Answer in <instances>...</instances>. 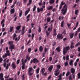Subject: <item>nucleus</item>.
Instances as JSON below:
<instances>
[{
    "label": "nucleus",
    "instance_id": "obj_1",
    "mask_svg": "<svg viewBox=\"0 0 80 80\" xmlns=\"http://www.w3.org/2000/svg\"><path fill=\"white\" fill-rule=\"evenodd\" d=\"M63 5H65L63 7V8L62 9L61 11L62 12V14L64 15L67 13L68 6L66 4H65V2H63V1H62L61 2L60 5L62 6Z\"/></svg>",
    "mask_w": 80,
    "mask_h": 80
},
{
    "label": "nucleus",
    "instance_id": "obj_2",
    "mask_svg": "<svg viewBox=\"0 0 80 80\" xmlns=\"http://www.w3.org/2000/svg\"><path fill=\"white\" fill-rule=\"evenodd\" d=\"M33 62V63L37 64V63H38L39 60L36 58H34L33 59L31 60L30 63L32 64Z\"/></svg>",
    "mask_w": 80,
    "mask_h": 80
},
{
    "label": "nucleus",
    "instance_id": "obj_3",
    "mask_svg": "<svg viewBox=\"0 0 80 80\" xmlns=\"http://www.w3.org/2000/svg\"><path fill=\"white\" fill-rule=\"evenodd\" d=\"M11 62H9L8 63H7L6 62H4L3 63V66L4 68H6V69L7 70L9 68V67L11 66Z\"/></svg>",
    "mask_w": 80,
    "mask_h": 80
},
{
    "label": "nucleus",
    "instance_id": "obj_4",
    "mask_svg": "<svg viewBox=\"0 0 80 80\" xmlns=\"http://www.w3.org/2000/svg\"><path fill=\"white\" fill-rule=\"evenodd\" d=\"M70 49V47L69 46L66 47L65 48H64L63 49V54L65 55L67 53V51Z\"/></svg>",
    "mask_w": 80,
    "mask_h": 80
},
{
    "label": "nucleus",
    "instance_id": "obj_5",
    "mask_svg": "<svg viewBox=\"0 0 80 80\" xmlns=\"http://www.w3.org/2000/svg\"><path fill=\"white\" fill-rule=\"evenodd\" d=\"M63 38V37L62 35V34H60L59 33L57 35V38L56 39H58L59 40H62Z\"/></svg>",
    "mask_w": 80,
    "mask_h": 80
},
{
    "label": "nucleus",
    "instance_id": "obj_6",
    "mask_svg": "<svg viewBox=\"0 0 80 80\" xmlns=\"http://www.w3.org/2000/svg\"><path fill=\"white\" fill-rule=\"evenodd\" d=\"M52 28H48V31H46V33L47 36H48L50 32L52 31Z\"/></svg>",
    "mask_w": 80,
    "mask_h": 80
},
{
    "label": "nucleus",
    "instance_id": "obj_7",
    "mask_svg": "<svg viewBox=\"0 0 80 80\" xmlns=\"http://www.w3.org/2000/svg\"><path fill=\"white\" fill-rule=\"evenodd\" d=\"M33 70L32 67H30L28 69V73L30 76H32L33 75V72H31Z\"/></svg>",
    "mask_w": 80,
    "mask_h": 80
},
{
    "label": "nucleus",
    "instance_id": "obj_8",
    "mask_svg": "<svg viewBox=\"0 0 80 80\" xmlns=\"http://www.w3.org/2000/svg\"><path fill=\"white\" fill-rule=\"evenodd\" d=\"M3 74L2 73H0V80H4V79L3 78Z\"/></svg>",
    "mask_w": 80,
    "mask_h": 80
},
{
    "label": "nucleus",
    "instance_id": "obj_9",
    "mask_svg": "<svg viewBox=\"0 0 80 80\" xmlns=\"http://www.w3.org/2000/svg\"><path fill=\"white\" fill-rule=\"evenodd\" d=\"M11 66L13 69H15L17 68V65L15 64V62H13L12 63Z\"/></svg>",
    "mask_w": 80,
    "mask_h": 80
},
{
    "label": "nucleus",
    "instance_id": "obj_10",
    "mask_svg": "<svg viewBox=\"0 0 80 80\" xmlns=\"http://www.w3.org/2000/svg\"><path fill=\"white\" fill-rule=\"evenodd\" d=\"M9 49H15V46L13 44H11L9 46Z\"/></svg>",
    "mask_w": 80,
    "mask_h": 80
},
{
    "label": "nucleus",
    "instance_id": "obj_11",
    "mask_svg": "<svg viewBox=\"0 0 80 80\" xmlns=\"http://www.w3.org/2000/svg\"><path fill=\"white\" fill-rule=\"evenodd\" d=\"M30 8H28V10H26L25 12V16H26L28 14V13L30 12Z\"/></svg>",
    "mask_w": 80,
    "mask_h": 80
},
{
    "label": "nucleus",
    "instance_id": "obj_12",
    "mask_svg": "<svg viewBox=\"0 0 80 80\" xmlns=\"http://www.w3.org/2000/svg\"><path fill=\"white\" fill-rule=\"evenodd\" d=\"M43 8H41L40 9L39 8H37V11L38 13H39L40 12L43 11Z\"/></svg>",
    "mask_w": 80,
    "mask_h": 80
},
{
    "label": "nucleus",
    "instance_id": "obj_13",
    "mask_svg": "<svg viewBox=\"0 0 80 80\" xmlns=\"http://www.w3.org/2000/svg\"><path fill=\"white\" fill-rule=\"evenodd\" d=\"M53 65H52L50 66V67L48 68V70L49 72H51V71L52 70V69H53Z\"/></svg>",
    "mask_w": 80,
    "mask_h": 80
},
{
    "label": "nucleus",
    "instance_id": "obj_14",
    "mask_svg": "<svg viewBox=\"0 0 80 80\" xmlns=\"http://www.w3.org/2000/svg\"><path fill=\"white\" fill-rule=\"evenodd\" d=\"M75 69L73 68H72L70 70L72 74H74L75 73Z\"/></svg>",
    "mask_w": 80,
    "mask_h": 80
},
{
    "label": "nucleus",
    "instance_id": "obj_15",
    "mask_svg": "<svg viewBox=\"0 0 80 80\" xmlns=\"http://www.w3.org/2000/svg\"><path fill=\"white\" fill-rule=\"evenodd\" d=\"M20 36L19 35L18 36V38L16 37V38L15 39V41H17V42H18L19 40H20Z\"/></svg>",
    "mask_w": 80,
    "mask_h": 80
},
{
    "label": "nucleus",
    "instance_id": "obj_16",
    "mask_svg": "<svg viewBox=\"0 0 80 80\" xmlns=\"http://www.w3.org/2000/svg\"><path fill=\"white\" fill-rule=\"evenodd\" d=\"M41 72L42 73V75H43V74H44V73L45 71V68H42L41 69Z\"/></svg>",
    "mask_w": 80,
    "mask_h": 80
},
{
    "label": "nucleus",
    "instance_id": "obj_17",
    "mask_svg": "<svg viewBox=\"0 0 80 80\" xmlns=\"http://www.w3.org/2000/svg\"><path fill=\"white\" fill-rule=\"evenodd\" d=\"M21 28V25L18 26L16 27V29L17 31H19V30Z\"/></svg>",
    "mask_w": 80,
    "mask_h": 80
},
{
    "label": "nucleus",
    "instance_id": "obj_18",
    "mask_svg": "<svg viewBox=\"0 0 80 80\" xmlns=\"http://www.w3.org/2000/svg\"><path fill=\"white\" fill-rule=\"evenodd\" d=\"M11 14H13L15 13V9L14 8H13L10 11Z\"/></svg>",
    "mask_w": 80,
    "mask_h": 80
},
{
    "label": "nucleus",
    "instance_id": "obj_19",
    "mask_svg": "<svg viewBox=\"0 0 80 80\" xmlns=\"http://www.w3.org/2000/svg\"><path fill=\"white\" fill-rule=\"evenodd\" d=\"M70 35V39H72L73 38L74 36V33H70L69 34Z\"/></svg>",
    "mask_w": 80,
    "mask_h": 80
},
{
    "label": "nucleus",
    "instance_id": "obj_20",
    "mask_svg": "<svg viewBox=\"0 0 80 80\" xmlns=\"http://www.w3.org/2000/svg\"><path fill=\"white\" fill-rule=\"evenodd\" d=\"M43 50V48H42V46H41L39 47V51L40 52H41Z\"/></svg>",
    "mask_w": 80,
    "mask_h": 80
},
{
    "label": "nucleus",
    "instance_id": "obj_21",
    "mask_svg": "<svg viewBox=\"0 0 80 80\" xmlns=\"http://www.w3.org/2000/svg\"><path fill=\"white\" fill-rule=\"evenodd\" d=\"M14 42H13V41H9L8 42V45H13L14 43Z\"/></svg>",
    "mask_w": 80,
    "mask_h": 80
},
{
    "label": "nucleus",
    "instance_id": "obj_22",
    "mask_svg": "<svg viewBox=\"0 0 80 80\" xmlns=\"http://www.w3.org/2000/svg\"><path fill=\"white\" fill-rule=\"evenodd\" d=\"M55 2V0H50L49 1V3L50 4H53Z\"/></svg>",
    "mask_w": 80,
    "mask_h": 80
},
{
    "label": "nucleus",
    "instance_id": "obj_23",
    "mask_svg": "<svg viewBox=\"0 0 80 80\" xmlns=\"http://www.w3.org/2000/svg\"><path fill=\"white\" fill-rule=\"evenodd\" d=\"M32 3V0H29V3L27 4V6L30 5Z\"/></svg>",
    "mask_w": 80,
    "mask_h": 80
},
{
    "label": "nucleus",
    "instance_id": "obj_24",
    "mask_svg": "<svg viewBox=\"0 0 80 80\" xmlns=\"http://www.w3.org/2000/svg\"><path fill=\"white\" fill-rule=\"evenodd\" d=\"M56 50L58 52H60V48L58 47L57 48H56Z\"/></svg>",
    "mask_w": 80,
    "mask_h": 80
},
{
    "label": "nucleus",
    "instance_id": "obj_25",
    "mask_svg": "<svg viewBox=\"0 0 80 80\" xmlns=\"http://www.w3.org/2000/svg\"><path fill=\"white\" fill-rule=\"evenodd\" d=\"M4 55L5 57L6 58L7 57V56H10V53H5Z\"/></svg>",
    "mask_w": 80,
    "mask_h": 80
},
{
    "label": "nucleus",
    "instance_id": "obj_26",
    "mask_svg": "<svg viewBox=\"0 0 80 80\" xmlns=\"http://www.w3.org/2000/svg\"><path fill=\"white\" fill-rule=\"evenodd\" d=\"M53 8V7L52 6H50L49 7L47 8V10H51Z\"/></svg>",
    "mask_w": 80,
    "mask_h": 80
},
{
    "label": "nucleus",
    "instance_id": "obj_27",
    "mask_svg": "<svg viewBox=\"0 0 80 80\" xmlns=\"http://www.w3.org/2000/svg\"><path fill=\"white\" fill-rule=\"evenodd\" d=\"M17 37V34L15 33H14L13 34V37L12 39L14 40L15 38Z\"/></svg>",
    "mask_w": 80,
    "mask_h": 80
},
{
    "label": "nucleus",
    "instance_id": "obj_28",
    "mask_svg": "<svg viewBox=\"0 0 80 80\" xmlns=\"http://www.w3.org/2000/svg\"><path fill=\"white\" fill-rule=\"evenodd\" d=\"M13 27H10V32H11L13 31Z\"/></svg>",
    "mask_w": 80,
    "mask_h": 80
},
{
    "label": "nucleus",
    "instance_id": "obj_29",
    "mask_svg": "<svg viewBox=\"0 0 80 80\" xmlns=\"http://www.w3.org/2000/svg\"><path fill=\"white\" fill-rule=\"evenodd\" d=\"M47 21V23L50 22L51 21V18L50 17L48 18Z\"/></svg>",
    "mask_w": 80,
    "mask_h": 80
},
{
    "label": "nucleus",
    "instance_id": "obj_30",
    "mask_svg": "<svg viewBox=\"0 0 80 80\" xmlns=\"http://www.w3.org/2000/svg\"><path fill=\"white\" fill-rule=\"evenodd\" d=\"M22 10H21L19 13V17H22Z\"/></svg>",
    "mask_w": 80,
    "mask_h": 80
},
{
    "label": "nucleus",
    "instance_id": "obj_31",
    "mask_svg": "<svg viewBox=\"0 0 80 80\" xmlns=\"http://www.w3.org/2000/svg\"><path fill=\"white\" fill-rule=\"evenodd\" d=\"M73 61L72 60H71L69 62V64L70 66H72V65H73Z\"/></svg>",
    "mask_w": 80,
    "mask_h": 80
},
{
    "label": "nucleus",
    "instance_id": "obj_32",
    "mask_svg": "<svg viewBox=\"0 0 80 80\" xmlns=\"http://www.w3.org/2000/svg\"><path fill=\"white\" fill-rule=\"evenodd\" d=\"M40 70L39 68H38L36 70V73L37 74H38L39 73V71Z\"/></svg>",
    "mask_w": 80,
    "mask_h": 80
},
{
    "label": "nucleus",
    "instance_id": "obj_33",
    "mask_svg": "<svg viewBox=\"0 0 80 80\" xmlns=\"http://www.w3.org/2000/svg\"><path fill=\"white\" fill-rule=\"evenodd\" d=\"M64 23V21H62L61 22V27H63V25Z\"/></svg>",
    "mask_w": 80,
    "mask_h": 80
},
{
    "label": "nucleus",
    "instance_id": "obj_34",
    "mask_svg": "<svg viewBox=\"0 0 80 80\" xmlns=\"http://www.w3.org/2000/svg\"><path fill=\"white\" fill-rule=\"evenodd\" d=\"M36 8V7L35 5H34V7L33 8V9L32 10V11L33 12H34L35 11Z\"/></svg>",
    "mask_w": 80,
    "mask_h": 80
},
{
    "label": "nucleus",
    "instance_id": "obj_35",
    "mask_svg": "<svg viewBox=\"0 0 80 80\" xmlns=\"http://www.w3.org/2000/svg\"><path fill=\"white\" fill-rule=\"evenodd\" d=\"M22 70H24L25 69V64H22Z\"/></svg>",
    "mask_w": 80,
    "mask_h": 80
},
{
    "label": "nucleus",
    "instance_id": "obj_36",
    "mask_svg": "<svg viewBox=\"0 0 80 80\" xmlns=\"http://www.w3.org/2000/svg\"><path fill=\"white\" fill-rule=\"evenodd\" d=\"M78 10H75V14L76 16H78Z\"/></svg>",
    "mask_w": 80,
    "mask_h": 80
},
{
    "label": "nucleus",
    "instance_id": "obj_37",
    "mask_svg": "<svg viewBox=\"0 0 80 80\" xmlns=\"http://www.w3.org/2000/svg\"><path fill=\"white\" fill-rule=\"evenodd\" d=\"M31 51H32V48H28V53H30L31 52Z\"/></svg>",
    "mask_w": 80,
    "mask_h": 80
},
{
    "label": "nucleus",
    "instance_id": "obj_38",
    "mask_svg": "<svg viewBox=\"0 0 80 80\" xmlns=\"http://www.w3.org/2000/svg\"><path fill=\"white\" fill-rule=\"evenodd\" d=\"M70 74V72L69 71L67 72V73H66V76L68 77Z\"/></svg>",
    "mask_w": 80,
    "mask_h": 80
},
{
    "label": "nucleus",
    "instance_id": "obj_39",
    "mask_svg": "<svg viewBox=\"0 0 80 80\" xmlns=\"http://www.w3.org/2000/svg\"><path fill=\"white\" fill-rule=\"evenodd\" d=\"M20 59H18L16 62V64L17 65H18V64H19V63H20Z\"/></svg>",
    "mask_w": 80,
    "mask_h": 80
},
{
    "label": "nucleus",
    "instance_id": "obj_40",
    "mask_svg": "<svg viewBox=\"0 0 80 80\" xmlns=\"http://www.w3.org/2000/svg\"><path fill=\"white\" fill-rule=\"evenodd\" d=\"M5 22V20L4 19H3L1 22V24H2L3 23Z\"/></svg>",
    "mask_w": 80,
    "mask_h": 80
},
{
    "label": "nucleus",
    "instance_id": "obj_41",
    "mask_svg": "<svg viewBox=\"0 0 80 80\" xmlns=\"http://www.w3.org/2000/svg\"><path fill=\"white\" fill-rule=\"evenodd\" d=\"M57 67L58 69L59 70L60 69L61 67L60 66V64H58L57 65Z\"/></svg>",
    "mask_w": 80,
    "mask_h": 80
},
{
    "label": "nucleus",
    "instance_id": "obj_42",
    "mask_svg": "<svg viewBox=\"0 0 80 80\" xmlns=\"http://www.w3.org/2000/svg\"><path fill=\"white\" fill-rule=\"evenodd\" d=\"M59 72H56V73H54V75L55 76H58L59 74Z\"/></svg>",
    "mask_w": 80,
    "mask_h": 80
},
{
    "label": "nucleus",
    "instance_id": "obj_43",
    "mask_svg": "<svg viewBox=\"0 0 80 80\" xmlns=\"http://www.w3.org/2000/svg\"><path fill=\"white\" fill-rule=\"evenodd\" d=\"M69 56L68 55H67L66 56V61H68L69 59Z\"/></svg>",
    "mask_w": 80,
    "mask_h": 80
},
{
    "label": "nucleus",
    "instance_id": "obj_44",
    "mask_svg": "<svg viewBox=\"0 0 80 80\" xmlns=\"http://www.w3.org/2000/svg\"><path fill=\"white\" fill-rule=\"evenodd\" d=\"M80 45V42H78V43H77L76 45H75V47H77L78 46H79Z\"/></svg>",
    "mask_w": 80,
    "mask_h": 80
},
{
    "label": "nucleus",
    "instance_id": "obj_45",
    "mask_svg": "<svg viewBox=\"0 0 80 80\" xmlns=\"http://www.w3.org/2000/svg\"><path fill=\"white\" fill-rule=\"evenodd\" d=\"M34 36V34L32 33V37H31L32 40H33Z\"/></svg>",
    "mask_w": 80,
    "mask_h": 80
},
{
    "label": "nucleus",
    "instance_id": "obj_46",
    "mask_svg": "<svg viewBox=\"0 0 80 80\" xmlns=\"http://www.w3.org/2000/svg\"><path fill=\"white\" fill-rule=\"evenodd\" d=\"M35 23H31V28H33L34 27V25H35Z\"/></svg>",
    "mask_w": 80,
    "mask_h": 80
},
{
    "label": "nucleus",
    "instance_id": "obj_47",
    "mask_svg": "<svg viewBox=\"0 0 80 80\" xmlns=\"http://www.w3.org/2000/svg\"><path fill=\"white\" fill-rule=\"evenodd\" d=\"M24 60L23 59V58L21 60V62H22V64H25V63H24Z\"/></svg>",
    "mask_w": 80,
    "mask_h": 80
},
{
    "label": "nucleus",
    "instance_id": "obj_48",
    "mask_svg": "<svg viewBox=\"0 0 80 80\" xmlns=\"http://www.w3.org/2000/svg\"><path fill=\"white\" fill-rule=\"evenodd\" d=\"M78 78H80V73H78Z\"/></svg>",
    "mask_w": 80,
    "mask_h": 80
},
{
    "label": "nucleus",
    "instance_id": "obj_49",
    "mask_svg": "<svg viewBox=\"0 0 80 80\" xmlns=\"http://www.w3.org/2000/svg\"><path fill=\"white\" fill-rule=\"evenodd\" d=\"M41 28L40 27H39L38 28V32L40 33L41 32Z\"/></svg>",
    "mask_w": 80,
    "mask_h": 80
},
{
    "label": "nucleus",
    "instance_id": "obj_50",
    "mask_svg": "<svg viewBox=\"0 0 80 80\" xmlns=\"http://www.w3.org/2000/svg\"><path fill=\"white\" fill-rule=\"evenodd\" d=\"M68 62L67 61L65 63V66H68Z\"/></svg>",
    "mask_w": 80,
    "mask_h": 80
},
{
    "label": "nucleus",
    "instance_id": "obj_51",
    "mask_svg": "<svg viewBox=\"0 0 80 80\" xmlns=\"http://www.w3.org/2000/svg\"><path fill=\"white\" fill-rule=\"evenodd\" d=\"M3 41H4V40L3 39H1V42H0L1 44H2L3 43Z\"/></svg>",
    "mask_w": 80,
    "mask_h": 80
},
{
    "label": "nucleus",
    "instance_id": "obj_52",
    "mask_svg": "<svg viewBox=\"0 0 80 80\" xmlns=\"http://www.w3.org/2000/svg\"><path fill=\"white\" fill-rule=\"evenodd\" d=\"M25 74H23L22 77V80H24V79H25Z\"/></svg>",
    "mask_w": 80,
    "mask_h": 80
},
{
    "label": "nucleus",
    "instance_id": "obj_53",
    "mask_svg": "<svg viewBox=\"0 0 80 80\" xmlns=\"http://www.w3.org/2000/svg\"><path fill=\"white\" fill-rule=\"evenodd\" d=\"M28 33H32V28H30V29L29 30V31H28Z\"/></svg>",
    "mask_w": 80,
    "mask_h": 80
},
{
    "label": "nucleus",
    "instance_id": "obj_54",
    "mask_svg": "<svg viewBox=\"0 0 80 80\" xmlns=\"http://www.w3.org/2000/svg\"><path fill=\"white\" fill-rule=\"evenodd\" d=\"M6 80H13V78H9L8 79H7Z\"/></svg>",
    "mask_w": 80,
    "mask_h": 80
},
{
    "label": "nucleus",
    "instance_id": "obj_55",
    "mask_svg": "<svg viewBox=\"0 0 80 80\" xmlns=\"http://www.w3.org/2000/svg\"><path fill=\"white\" fill-rule=\"evenodd\" d=\"M25 31L22 30V32H21L22 35H23L25 33Z\"/></svg>",
    "mask_w": 80,
    "mask_h": 80
},
{
    "label": "nucleus",
    "instance_id": "obj_56",
    "mask_svg": "<svg viewBox=\"0 0 80 80\" xmlns=\"http://www.w3.org/2000/svg\"><path fill=\"white\" fill-rule=\"evenodd\" d=\"M6 2H5V5H7V4H8V0H6Z\"/></svg>",
    "mask_w": 80,
    "mask_h": 80
},
{
    "label": "nucleus",
    "instance_id": "obj_57",
    "mask_svg": "<svg viewBox=\"0 0 80 80\" xmlns=\"http://www.w3.org/2000/svg\"><path fill=\"white\" fill-rule=\"evenodd\" d=\"M30 14H29V15H28V16L26 17V18L28 19V18H30Z\"/></svg>",
    "mask_w": 80,
    "mask_h": 80
},
{
    "label": "nucleus",
    "instance_id": "obj_58",
    "mask_svg": "<svg viewBox=\"0 0 80 80\" xmlns=\"http://www.w3.org/2000/svg\"><path fill=\"white\" fill-rule=\"evenodd\" d=\"M6 52L7 53V54L10 53V51L9 50H6Z\"/></svg>",
    "mask_w": 80,
    "mask_h": 80
},
{
    "label": "nucleus",
    "instance_id": "obj_59",
    "mask_svg": "<svg viewBox=\"0 0 80 80\" xmlns=\"http://www.w3.org/2000/svg\"><path fill=\"white\" fill-rule=\"evenodd\" d=\"M25 26H23L22 29V31H25Z\"/></svg>",
    "mask_w": 80,
    "mask_h": 80
},
{
    "label": "nucleus",
    "instance_id": "obj_60",
    "mask_svg": "<svg viewBox=\"0 0 80 80\" xmlns=\"http://www.w3.org/2000/svg\"><path fill=\"white\" fill-rule=\"evenodd\" d=\"M70 48L71 49H72V48H74V47L73 45H71Z\"/></svg>",
    "mask_w": 80,
    "mask_h": 80
},
{
    "label": "nucleus",
    "instance_id": "obj_61",
    "mask_svg": "<svg viewBox=\"0 0 80 80\" xmlns=\"http://www.w3.org/2000/svg\"><path fill=\"white\" fill-rule=\"evenodd\" d=\"M57 35V33L56 32L54 33L53 35V36H56Z\"/></svg>",
    "mask_w": 80,
    "mask_h": 80
},
{
    "label": "nucleus",
    "instance_id": "obj_62",
    "mask_svg": "<svg viewBox=\"0 0 80 80\" xmlns=\"http://www.w3.org/2000/svg\"><path fill=\"white\" fill-rule=\"evenodd\" d=\"M80 32V27L78 28V30L76 31V32Z\"/></svg>",
    "mask_w": 80,
    "mask_h": 80
},
{
    "label": "nucleus",
    "instance_id": "obj_63",
    "mask_svg": "<svg viewBox=\"0 0 80 80\" xmlns=\"http://www.w3.org/2000/svg\"><path fill=\"white\" fill-rule=\"evenodd\" d=\"M52 60V57H49V61H50V62Z\"/></svg>",
    "mask_w": 80,
    "mask_h": 80
},
{
    "label": "nucleus",
    "instance_id": "obj_64",
    "mask_svg": "<svg viewBox=\"0 0 80 80\" xmlns=\"http://www.w3.org/2000/svg\"><path fill=\"white\" fill-rule=\"evenodd\" d=\"M54 21V19H53L52 20H51L50 22V23H53Z\"/></svg>",
    "mask_w": 80,
    "mask_h": 80
}]
</instances>
